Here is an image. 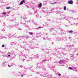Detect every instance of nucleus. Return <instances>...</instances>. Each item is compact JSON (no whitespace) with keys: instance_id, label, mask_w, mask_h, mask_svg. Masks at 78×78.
I'll return each mask as SVG.
<instances>
[{"instance_id":"nucleus-49","label":"nucleus","mask_w":78,"mask_h":78,"mask_svg":"<svg viewBox=\"0 0 78 78\" xmlns=\"http://www.w3.org/2000/svg\"><path fill=\"white\" fill-rule=\"evenodd\" d=\"M62 50H63L64 51H65V49H66V48H64L62 49H61Z\"/></svg>"},{"instance_id":"nucleus-15","label":"nucleus","mask_w":78,"mask_h":78,"mask_svg":"<svg viewBox=\"0 0 78 78\" xmlns=\"http://www.w3.org/2000/svg\"><path fill=\"white\" fill-rule=\"evenodd\" d=\"M34 13L35 14V15H36V17H37V18H40V17L39 16V15L37 14V12H35Z\"/></svg>"},{"instance_id":"nucleus-62","label":"nucleus","mask_w":78,"mask_h":78,"mask_svg":"<svg viewBox=\"0 0 78 78\" xmlns=\"http://www.w3.org/2000/svg\"><path fill=\"white\" fill-rule=\"evenodd\" d=\"M7 56H8V57L9 56V57H11V55H8Z\"/></svg>"},{"instance_id":"nucleus-54","label":"nucleus","mask_w":78,"mask_h":78,"mask_svg":"<svg viewBox=\"0 0 78 78\" xmlns=\"http://www.w3.org/2000/svg\"><path fill=\"white\" fill-rule=\"evenodd\" d=\"M55 68V67L54 66H52L51 68H50V69H54Z\"/></svg>"},{"instance_id":"nucleus-32","label":"nucleus","mask_w":78,"mask_h":78,"mask_svg":"<svg viewBox=\"0 0 78 78\" xmlns=\"http://www.w3.org/2000/svg\"><path fill=\"white\" fill-rule=\"evenodd\" d=\"M54 30V28H51L50 29L49 31H53Z\"/></svg>"},{"instance_id":"nucleus-40","label":"nucleus","mask_w":78,"mask_h":78,"mask_svg":"<svg viewBox=\"0 0 78 78\" xmlns=\"http://www.w3.org/2000/svg\"><path fill=\"white\" fill-rule=\"evenodd\" d=\"M36 73L37 74H38V75H39V74H40V71H38V72H37Z\"/></svg>"},{"instance_id":"nucleus-36","label":"nucleus","mask_w":78,"mask_h":78,"mask_svg":"<svg viewBox=\"0 0 78 78\" xmlns=\"http://www.w3.org/2000/svg\"><path fill=\"white\" fill-rule=\"evenodd\" d=\"M42 28V27H39L37 28H36V29L37 30H38V29H40L41 28Z\"/></svg>"},{"instance_id":"nucleus-37","label":"nucleus","mask_w":78,"mask_h":78,"mask_svg":"<svg viewBox=\"0 0 78 78\" xmlns=\"http://www.w3.org/2000/svg\"><path fill=\"white\" fill-rule=\"evenodd\" d=\"M74 71H75V72H77V71H78V70L76 69V68L75 69H73Z\"/></svg>"},{"instance_id":"nucleus-56","label":"nucleus","mask_w":78,"mask_h":78,"mask_svg":"<svg viewBox=\"0 0 78 78\" xmlns=\"http://www.w3.org/2000/svg\"><path fill=\"white\" fill-rule=\"evenodd\" d=\"M0 3H3V1L2 0H0Z\"/></svg>"},{"instance_id":"nucleus-39","label":"nucleus","mask_w":78,"mask_h":78,"mask_svg":"<svg viewBox=\"0 0 78 78\" xmlns=\"http://www.w3.org/2000/svg\"><path fill=\"white\" fill-rule=\"evenodd\" d=\"M25 37H26V39H28V38H30V37L28 36H26Z\"/></svg>"},{"instance_id":"nucleus-31","label":"nucleus","mask_w":78,"mask_h":78,"mask_svg":"<svg viewBox=\"0 0 78 78\" xmlns=\"http://www.w3.org/2000/svg\"><path fill=\"white\" fill-rule=\"evenodd\" d=\"M55 32L54 33L52 34V33H51L50 34L51 35H53V34H55V35L56 34V33H56V32L57 31H56V30H55Z\"/></svg>"},{"instance_id":"nucleus-20","label":"nucleus","mask_w":78,"mask_h":78,"mask_svg":"<svg viewBox=\"0 0 78 78\" xmlns=\"http://www.w3.org/2000/svg\"><path fill=\"white\" fill-rule=\"evenodd\" d=\"M61 39L62 38H60L59 37H58L56 38V41H61Z\"/></svg>"},{"instance_id":"nucleus-2","label":"nucleus","mask_w":78,"mask_h":78,"mask_svg":"<svg viewBox=\"0 0 78 78\" xmlns=\"http://www.w3.org/2000/svg\"><path fill=\"white\" fill-rule=\"evenodd\" d=\"M26 72L23 71H21L20 72H18V73H16V75H17V76H21V77H23V75H25V73Z\"/></svg>"},{"instance_id":"nucleus-16","label":"nucleus","mask_w":78,"mask_h":78,"mask_svg":"<svg viewBox=\"0 0 78 78\" xmlns=\"http://www.w3.org/2000/svg\"><path fill=\"white\" fill-rule=\"evenodd\" d=\"M23 3H26L25 2V0H23L21 1L20 3V5H23Z\"/></svg>"},{"instance_id":"nucleus-3","label":"nucleus","mask_w":78,"mask_h":78,"mask_svg":"<svg viewBox=\"0 0 78 78\" xmlns=\"http://www.w3.org/2000/svg\"><path fill=\"white\" fill-rule=\"evenodd\" d=\"M41 76H43V77H46V78H52V75L48 74V73L46 74H43L42 73L41 74Z\"/></svg>"},{"instance_id":"nucleus-5","label":"nucleus","mask_w":78,"mask_h":78,"mask_svg":"<svg viewBox=\"0 0 78 78\" xmlns=\"http://www.w3.org/2000/svg\"><path fill=\"white\" fill-rule=\"evenodd\" d=\"M66 61L65 60H61L58 62L59 64H66Z\"/></svg>"},{"instance_id":"nucleus-12","label":"nucleus","mask_w":78,"mask_h":78,"mask_svg":"<svg viewBox=\"0 0 78 78\" xmlns=\"http://www.w3.org/2000/svg\"><path fill=\"white\" fill-rule=\"evenodd\" d=\"M33 58H36V57H33V58H29V59L27 61V62H29V61H33Z\"/></svg>"},{"instance_id":"nucleus-10","label":"nucleus","mask_w":78,"mask_h":78,"mask_svg":"<svg viewBox=\"0 0 78 78\" xmlns=\"http://www.w3.org/2000/svg\"><path fill=\"white\" fill-rule=\"evenodd\" d=\"M43 39H44V40H46V39H47V40H48L49 41H53L54 40V39H51L49 38H45L44 37H43Z\"/></svg>"},{"instance_id":"nucleus-43","label":"nucleus","mask_w":78,"mask_h":78,"mask_svg":"<svg viewBox=\"0 0 78 78\" xmlns=\"http://www.w3.org/2000/svg\"><path fill=\"white\" fill-rule=\"evenodd\" d=\"M23 67V66L22 65L19 66V67L20 68V67H21V68H22V67Z\"/></svg>"},{"instance_id":"nucleus-47","label":"nucleus","mask_w":78,"mask_h":78,"mask_svg":"<svg viewBox=\"0 0 78 78\" xmlns=\"http://www.w3.org/2000/svg\"><path fill=\"white\" fill-rule=\"evenodd\" d=\"M48 23H46V27L48 26Z\"/></svg>"},{"instance_id":"nucleus-6","label":"nucleus","mask_w":78,"mask_h":78,"mask_svg":"<svg viewBox=\"0 0 78 78\" xmlns=\"http://www.w3.org/2000/svg\"><path fill=\"white\" fill-rule=\"evenodd\" d=\"M25 22H26V21H25V20H24V21H23L22 22H21V23H20L21 24H22L23 23H23L24 26H25V27H28V26H27V23H25Z\"/></svg>"},{"instance_id":"nucleus-33","label":"nucleus","mask_w":78,"mask_h":78,"mask_svg":"<svg viewBox=\"0 0 78 78\" xmlns=\"http://www.w3.org/2000/svg\"><path fill=\"white\" fill-rule=\"evenodd\" d=\"M56 12H57V14H60V13H61V12L60 11H56Z\"/></svg>"},{"instance_id":"nucleus-26","label":"nucleus","mask_w":78,"mask_h":78,"mask_svg":"<svg viewBox=\"0 0 78 78\" xmlns=\"http://www.w3.org/2000/svg\"><path fill=\"white\" fill-rule=\"evenodd\" d=\"M61 19L59 18V19H58L57 20V23H60V22H61Z\"/></svg>"},{"instance_id":"nucleus-21","label":"nucleus","mask_w":78,"mask_h":78,"mask_svg":"<svg viewBox=\"0 0 78 78\" xmlns=\"http://www.w3.org/2000/svg\"><path fill=\"white\" fill-rule=\"evenodd\" d=\"M73 2L72 0H70L68 2V3L69 4H73Z\"/></svg>"},{"instance_id":"nucleus-25","label":"nucleus","mask_w":78,"mask_h":78,"mask_svg":"<svg viewBox=\"0 0 78 78\" xmlns=\"http://www.w3.org/2000/svg\"><path fill=\"white\" fill-rule=\"evenodd\" d=\"M30 48H32V49H34V48H35V47H33V46L31 44L30 45Z\"/></svg>"},{"instance_id":"nucleus-45","label":"nucleus","mask_w":78,"mask_h":78,"mask_svg":"<svg viewBox=\"0 0 78 78\" xmlns=\"http://www.w3.org/2000/svg\"><path fill=\"white\" fill-rule=\"evenodd\" d=\"M63 9L64 10H66V6L64 7Z\"/></svg>"},{"instance_id":"nucleus-60","label":"nucleus","mask_w":78,"mask_h":78,"mask_svg":"<svg viewBox=\"0 0 78 78\" xmlns=\"http://www.w3.org/2000/svg\"><path fill=\"white\" fill-rule=\"evenodd\" d=\"M62 54H63V55H65V56H66V54H64V53H62Z\"/></svg>"},{"instance_id":"nucleus-24","label":"nucleus","mask_w":78,"mask_h":78,"mask_svg":"<svg viewBox=\"0 0 78 78\" xmlns=\"http://www.w3.org/2000/svg\"><path fill=\"white\" fill-rule=\"evenodd\" d=\"M50 0H46V2H44V5H46L47 4V2H50Z\"/></svg>"},{"instance_id":"nucleus-1","label":"nucleus","mask_w":78,"mask_h":78,"mask_svg":"<svg viewBox=\"0 0 78 78\" xmlns=\"http://www.w3.org/2000/svg\"><path fill=\"white\" fill-rule=\"evenodd\" d=\"M19 56L20 57V56H22V58H19V59H20V60H22V61H23V62H24V60H25V59H27V57H29L30 56H29L28 55H25V54H23V53L22 52H21L20 53V55H19Z\"/></svg>"},{"instance_id":"nucleus-42","label":"nucleus","mask_w":78,"mask_h":78,"mask_svg":"<svg viewBox=\"0 0 78 78\" xmlns=\"http://www.w3.org/2000/svg\"><path fill=\"white\" fill-rule=\"evenodd\" d=\"M16 34H14L13 35L12 37H16V36H16Z\"/></svg>"},{"instance_id":"nucleus-17","label":"nucleus","mask_w":78,"mask_h":78,"mask_svg":"<svg viewBox=\"0 0 78 78\" xmlns=\"http://www.w3.org/2000/svg\"><path fill=\"white\" fill-rule=\"evenodd\" d=\"M42 67H44V66H37V67H36V69H40V68H42Z\"/></svg>"},{"instance_id":"nucleus-23","label":"nucleus","mask_w":78,"mask_h":78,"mask_svg":"<svg viewBox=\"0 0 78 78\" xmlns=\"http://www.w3.org/2000/svg\"><path fill=\"white\" fill-rule=\"evenodd\" d=\"M23 45H24L25 46V45H27V44L28 45V44H27V43L25 41H24L23 42Z\"/></svg>"},{"instance_id":"nucleus-7","label":"nucleus","mask_w":78,"mask_h":78,"mask_svg":"<svg viewBox=\"0 0 78 78\" xmlns=\"http://www.w3.org/2000/svg\"><path fill=\"white\" fill-rule=\"evenodd\" d=\"M42 73L43 75H46V69H45V68H43V72L41 73V74L40 75L41 76V75Z\"/></svg>"},{"instance_id":"nucleus-51","label":"nucleus","mask_w":78,"mask_h":78,"mask_svg":"<svg viewBox=\"0 0 78 78\" xmlns=\"http://www.w3.org/2000/svg\"><path fill=\"white\" fill-rule=\"evenodd\" d=\"M4 38H5V39H7V38H8V37L6 36V35L4 37Z\"/></svg>"},{"instance_id":"nucleus-52","label":"nucleus","mask_w":78,"mask_h":78,"mask_svg":"<svg viewBox=\"0 0 78 78\" xmlns=\"http://www.w3.org/2000/svg\"><path fill=\"white\" fill-rule=\"evenodd\" d=\"M10 8V7H8L6 8V9H9Z\"/></svg>"},{"instance_id":"nucleus-34","label":"nucleus","mask_w":78,"mask_h":78,"mask_svg":"<svg viewBox=\"0 0 78 78\" xmlns=\"http://www.w3.org/2000/svg\"><path fill=\"white\" fill-rule=\"evenodd\" d=\"M72 19H73V20H78V18H72Z\"/></svg>"},{"instance_id":"nucleus-57","label":"nucleus","mask_w":78,"mask_h":78,"mask_svg":"<svg viewBox=\"0 0 78 78\" xmlns=\"http://www.w3.org/2000/svg\"><path fill=\"white\" fill-rule=\"evenodd\" d=\"M35 57H37H37H39V55H36L35 56Z\"/></svg>"},{"instance_id":"nucleus-11","label":"nucleus","mask_w":78,"mask_h":78,"mask_svg":"<svg viewBox=\"0 0 78 78\" xmlns=\"http://www.w3.org/2000/svg\"><path fill=\"white\" fill-rule=\"evenodd\" d=\"M22 19L21 20V21H22V20H25V19H27V18L26 17V15H24L23 17L22 16Z\"/></svg>"},{"instance_id":"nucleus-41","label":"nucleus","mask_w":78,"mask_h":78,"mask_svg":"<svg viewBox=\"0 0 78 78\" xmlns=\"http://www.w3.org/2000/svg\"><path fill=\"white\" fill-rule=\"evenodd\" d=\"M57 73L58 76H61V74L59 73V72H58Z\"/></svg>"},{"instance_id":"nucleus-53","label":"nucleus","mask_w":78,"mask_h":78,"mask_svg":"<svg viewBox=\"0 0 78 78\" xmlns=\"http://www.w3.org/2000/svg\"><path fill=\"white\" fill-rule=\"evenodd\" d=\"M12 45H16V43L13 42L12 43Z\"/></svg>"},{"instance_id":"nucleus-44","label":"nucleus","mask_w":78,"mask_h":78,"mask_svg":"<svg viewBox=\"0 0 78 78\" xmlns=\"http://www.w3.org/2000/svg\"><path fill=\"white\" fill-rule=\"evenodd\" d=\"M41 34V33H36V34L37 35H40V34Z\"/></svg>"},{"instance_id":"nucleus-64","label":"nucleus","mask_w":78,"mask_h":78,"mask_svg":"<svg viewBox=\"0 0 78 78\" xmlns=\"http://www.w3.org/2000/svg\"><path fill=\"white\" fill-rule=\"evenodd\" d=\"M5 29H3L2 30V31H5Z\"/></svg>"},{"instance_id":"nucleus-4","label":"nucleus","mask_w":78,"mask_h":78,"mask_svg":"<svg viewBox=\"0 0 78 78\" xmlns=\"http://www.w3.org/2000/svg\"><path fill=\"white\" fill-rule=\"evenodd\" d=\"M49 61V59L48 58H46V59L45 60H43L42 62H38L37 65H38V66H42V64H43V62H45V61H47V62L48 61Z\"/></svg>"},{"instance_id":"nucleus-29","label":"nucleus","mask_w":78,"mask_h":78,"mask_svg":"<svg viewBox=\"0 0 78 78\" xmlns=\"http://www.w3.org/2000/svg\"><path fill=\"white\" fill-rule=\"evenodd\" d=\"M6 36L7 37H8V39H11V35H6Z\"/></svg>"},{"instance_id":"nucleus-27","label":"nucleus","mask_w":78,"mask_h":78,"mask_svg":"<svg viewBox=\"0 0 78 78\" xmlns=\"http://www.w3.org/2000/svg\"><path fill=\"white\" fill-rule=\"evenodd\" d=\"M61 16L62 18H63V19H64V18H66V16L64 15H61Z\"/></svg>"},{"instance_id":"nucleus-14","label":"nucleus","mask_w":78,"mask_h":78,"mask_svg":"<svg viewBox=\"0 0 78 78\" xmlns=\"http://www.w3.org/2000/svg\"><path fill=\"white\" fill-rule=\"evenodd\" d=\"M57 28L58 29V30H60V31H61V32L62 34L61 33V34H63V33H62L63 32H64V30L62 29H61V28H60L59 27H57Z\"/></svg>"},{"instance_id":"nucleus-9","label":"nucleus","mask_w":78,"mask_h":78,"mask_svg":"<svg viewBox=\"0 0 78 78\" xmlns=\"http://www.w3.org/2000/svg\"><path fill=\"white\" fill-rule=\"evenodd\" d=\"M9 54H10L11 55L12 57V59H13V58H15V55L14 54V53H13L12 52V51L11 52H9Z\"/></svg>"},{"instance_id":"nucleus-63","label":"nucleus","mask_w":78,"mask_h":78,"mask_svg":"<svg viewBox=\"0 0 78 78\" xmlns=\"http://www.w3.org/2000/svg\"><path fill=\"white\" fill-rule=\"evenodd\" d=\"M29 15H31V13L30 12H29Z\"/></svg>"},{"instance_id":"nucleus-61","label":"nucleus","mask_w":78,"mask_h":78,"mask_svg":"<svg viewBox=\"0 0 78 78\" xmlns=\"http://www.w3.org/2000/svg\"><path fill=\"white\" fill-rule=\"evenodd\" d=\"M5 47V45L4 44H3L2 45V47Z\"/></svg>"},{"instance_id":"nucleus-48","label":"nucleus","mask_w":78,"mask_h":78,"mask_svg":"<svg viewBox=\"0 0 78 78\" xmlns=\"http://www.w3.org/2000/svg\"><path fill=\"white\" fill-rule=\"evenodd\" d=\"M2 14H3V15H5V14H6V13L3 12L2 13Z\"/></svg>"},{"instance_id":"nucleus-18","label":"nucleus","mask_w":78,"mask_h":78,"mask_svg":"<svg viewBox=\"0 0 78 78\" xmlns=\"http://www.w3.org/2000/svg\"><path fill=\"white\" fill-rule=\"evenodd\" d=\"M20 47H21V48H25L26 51H28V49L26 48H25L23 46H22V45H20Z\"/></svg>"},{"instance_id":"nucleus-13","label":"nucleus","mask_w":78,"mask_h":78,"mask_svg":"<svg viewBox=\"0 0 78 78\" xmlns=\"http://www.w3.org/2000/svg\"><path fill=\"white\" fill-rule=\"evenodd\" d=\"M17 38L18 39V41H20V40H21L22 39H23V38H24V37L23 36H20L18 37H17Z\"/></svg>"},{"instance_id":"nucleus-46","label":"nucleus","mask_w":78,"mask_h":78,"mask_svg":"<svg viewBox=\"0 0 78 78\" xmlns=\"http://www.w3.org/2000/svg\"><path fill=\"white\" fill-rule=\"evenodd\" d=\"M34 23V25H37V23H34V22H33Z\"/></svg>"},{"instance_id":"nucleus-38","label":"nucleus","mask_w":78,"mask_h":78,"mask_svg":"<svg viewBox=\"0 0 78 78\" xmlns=\"http://www.w3.org/2000/svg\"><path fill=\"white\" fill-rule=\"evenodd\" d=\"M29 33L30 35H32L33 34V32H29Z\"/></svg>"},{"instance_id":"nucleus-59","label":"nucleus","mask_w":78,"mask_h":78,"mask_svg":"<svg viewBox=\"0 0 78 78\" xmlns=\"http://www.w3.org/2000/svg\"><path fill=\"white\" fill-rule=\"evenodd\" d=\"M18 30H22V29H21L20 28H18Z\"/></svg>"},{"instance_id":"nucleus-35","label":"nucleus","mask_w":78,"mask_h":78,"mask_svg":"<svg viewBox=\"0 0 78 78\" xmlns=\"http://www.w3.org/2000/svg\"><path fill=\"white\" fill-rule=\"evenodd\" d=\"M69 33H73V31L72 30H70L68 32Z\"/></svg>"},{"instance_id":"nucleus-58","label":"nucleus","mask_w":78,"mask_h":78,"mask_svg":"<svg viewBox=\"0 0 78 78\" xmlns=\"http://www.w3.org/2000/svg\"><path fill=\"white\" fill-rule=\"evenodd\" d=\"M69 39L70 41H71V40L72 39V38H71V37H69Z\"/></svg>"},{"instance_id":"nucleus-30","label":"nucleus","mask_w":78,"mask_h":78,"mask_svg":"<svg viewBox=\"0 0 78 78\" xmlns=\"http://www.w3.org/2000/svg\"><path fill=\"white\" fill-rule=\"evenodd\" d=\"M13 26V25H12V26H9L8 27V28H12V27H14Z\"/></svg>"},{"instance_id":"nucleus-28","label":"nucleus","mask_w":78,"mask_h":78,"mask_svg":"<svg viewBox=\"0 0 78 78\" xmlns=\"http://www.w3.org/2000/svg\"><path fill=\"white\" fill-rule=\"evenodd\" d=\"M34 20H29L28 22H32V23H33V22H34Z\"/></svg>"},{"instance_id":"nucleus-19","label":"nucleus","mask_w":78,"mask_h":78,"mask_svg":"<svg viewBox=\"0 0 78 78\" xmlns=\"http://www.w3.org/2000/svg\"><path fill=\"white\" fill-rule=\"evenodd\" d=\"M39 4L38 5V7L40 8H41L42 7V3L41 2L39 3Z\"/></svg>"},{"instance_id":"nucleus-22","label":"nucleus","mask_w":78,"mask_h":78,"mask_svg":"<svg viewBox=\"0 0 78 78\" xmlns=\"http://www.w3.org/2000/svg\"><path fill=\"white\" fill-rule=\"evenodd\" d=\"M18 25V23H15V24L14 25H13V27H17Z\"/></svg>"},{"instance_id":"nucleus-50","label":"nucleus","mask_w":78,"mask_h":78,"mask_svg":"<svg viewBox=\"0 0 78 78\" xmlns=\"http://www.w3.org/2000/svg\"><path fill=\"white\" fill-rule=\"evenodd\" d=\"M69 69L70 70H73V69L71 67H69Z\"/></svg>"},{"instance_id":"nucleus-8","label":"nucleus","mask_w":78,"mask_h":78,"mask_svg":"<svg viewBox=\"0 0 78 78\" xmlns=\"http://www.w3.org/2000/svg\"><path fill=\"white\" fill-rule=\"evenodd\" d=\"M68 49H67V51H70L71 50H72V47H73V45H69L67 46Z\"/></svg>"},{"instance_id":"nucleus-55","label":"nucleus","mask_w":78,"mask_h":78,"mask_svg":"<svg viewBox=\"0 0 78 78\" xmlns=\"http://www.w3.org/2000/svg\"><path fill=\"white\" fill-rule=\"evenodd\" d=\"M47 21H51V20L50 19H47Z\"/></svg>"}]
</instances>
